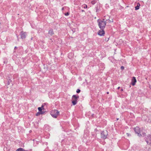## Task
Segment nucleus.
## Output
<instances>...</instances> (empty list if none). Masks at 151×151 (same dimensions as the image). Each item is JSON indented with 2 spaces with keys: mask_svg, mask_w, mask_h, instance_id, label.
Wrapping results in <instances>:
<instances>
[{
  "mask_svg": "<svg viewBox=\"0 0 151 151\" xmlns=\"http://www.w3.org/2000/svg\"><path fill=\"white\" fill-rule=\"evenodd\" d=\"M144 129L142 128H140L138 127H137L134 128V130L135 133L137 134V135L139 137H141L142 136H145V133L143 132Z\"/></svg>",
  "mask_w": 151,
  "mask_h": 151,
  "instance_id": "nucleus-1",
  "label": "nucleus"
},
{
  "mask_svg": "<svg viewBox=\"0 0 151 151\" xmlns=\"http://www.w3.org/2000/svg\"><path fill=\"white\" fill-rule=\"evenodd\" d=\"M98 25L100 29H104L106 25V22L105 19L102 20L98 19L97 21Z\"/></svg>",
  "mask_w": 151,
  "mask_h": 151,
  "instance_id": "nucleus-2",
  "label": "nucleus"
},
{
  "mask_svg": "<svg viewBox=\"0 0 151 151\" xmlns=\"http://www.w3.org/2000/svg\"><path fill=\"white\" fill-rule=\"evenodd\" d=\"M50 114L51 116L54 118H56L57 116L59 114V112L57 110H52L50 112Z\"/></svg>",
  "mask_w": 151,
  "mask_h": 151,
  "instance_id": "nucleus-3",
  "label": "nucleus"
},
{
  "mask_svg": "<svg viewBox=\"0 0 151 151\" xmlns=\"http://www.w3.org/2000/svg\"><path fill=\"white\" fill-rule=\"evenodd\" d=\"M108 135V131L106 130L105 131H102L101 132V138L105 139L107 138V136Z\"/></svg>",
  "mask_w": 151,
  "mask_h": 151,
  "instance_id": "nucleus-4",
  "label": "nucleus"
},
{
  "mask_svg": "<svg viewBox=\"0 0 151 151\" xmlns=\"http://www.w3.org/2000/svg\"><path fill=\"white\" fill-rule=\"evenodd\" d=\"M145 141L147 144L151 146V135H149L146 137Z\"/></svg>",
  "mask_w": 151,
  "mask_h": 151,
  "instance_id": "nucleus-5",
  "label": "nucleus"
},
{
  "mask_svg": "<svg viewBox=\"0 0 151 151\" xmlns=\"http://www.w3.org/2000/svg\"><path fill=\"white\" fill-rule=\"evenodd\" d=\"M20 35L21 36V38L22 39H23L26 38L27 34L26 32L22 31L20 32Z\"/></svg>",
  "mask_w": 151,
  "mask_h": 151,
  "instance_id": "nucleus-6",
  "label": "nucleus"
},
{
  "mask_svg": "<svg viewBox=\"0 0 151 151\" xmlns=\"http://www.w3.org/2000/svg\"><path fill=\"white\" fill-rule=\"evenodd\" d=\"M104 29H101L98 32V35L100 36H104L105 34V31L104 30Z\"/></svg>",
  "mask_w": 151,
  "mask_h": 151,
  "instance_id": "nucleus-7",
  "label": "nucleus"
},
{
  "mask_svg": "<svg viewBox=\"0 0 151 151\" xmlns=\"http://www.w3.org/2000/svg\"><path fill=\"white\" fill-rule=\"evenodd\" d=\"M136 82L137 80L135 78V77H133L132 80L131 84L133 86H134L135 85V83Z\"/></svg>",
  "mask_w": 151,
  "mask_h": 151,
  "instance_id": "nucleus-8",
  "label": "nucleus"
},
{
  "mask_svg": "<svg viewBox=\"0 0 151 151\" xmlns=\"http://www.w3.org/2000/svg\"><path fill=\"white\" fill-rule=\"evenodd\" d=\"M48 34L49 36H52L54 34V33L53 29H50L48 31Z\"/></svg>",
  "mask_w": 151,
  "mask_h": 151,
  "instance_id": "nucleus-9",
  "label": "nucleus"
},
{
  "mask_svg": "<svg viewBox=\"0 0 151 151\" xmlns=\"http://www.w3.org/2000/svg\"><path fill=\"white\" fill-rule=\"evenodd\" d=\"M12 78V76L11 75H9L7 78V80L8 81V85H9L10 83L12 82V81L11 80V79Z\"/></svg>",
  "mask_w": 151,
  "mask_h": 151,
  "instance_id": "nucleus-10",
  "label": "nucleus"
},
{
  "mask_svg": "<svg viewBox=\"0 0 151 151\" xmlns=\"http://www.w3.org/2000/svg\"><path fill=\"white\" fill-rule=\"evenodd\" d=\"M38 109L39 111L42 113L43 114H44V112L42 111V110L44 109L43 105H42L41 107H38Z\"/></svg>",
  "mask_w": 151,
  "mask_h": 151,
  "instance_id": "nucleus-11",
  "label": "nucleus"
},
{
  "mask_svg": "<svg viewBox=\"0 0 151 151\" xmlns=\"http://www.w3.org/2000/svg\"><path fill=\"white\" fill-rule=\"evenodd\" d=\"M78 100L72 98V103L73 105H76L78 102Z\"/></svg>",
  "mask_w": 151,
  "mask_h": 151,
  "instance_id": "nucleus-12",
  "label": "nucleus"
},
{
  "mask_svg": "<svg viewBox=\"0 0 151 151\" xmlns=\"http://www.w3.org/2000/svg\"><path fill=\"white\" fill-rule=\"evenodd\" d=\"M100 6L99 4H97L96 5L95 7V9L96 10V12H98L100 10Z\"/></svg>",
  "mask_w": 151,
  "mask_h": 151,
  "instance_id": "nucleus-13",
  "label": "nucleus"
},
{
  "mask_svg": "<svg viewBox=\"0 0 151 151\" xmlns=\"http://www.w3.org/2000/svg\"><path fill=\"white\" fill-rule=\"evenodd\" d=\"M110 37V36L109 35L107 34L105 36V39L104 40L106 42H107L109 41Z\"/></svg>",
  "mask_w": 151,
  "mask_h": 151,
  "instance_id": "nucleus-14",
  "label": "nucleus"
},
{
  "mask_svg": "<svg viewBox=\"0 0 151 151\" xmlns=\"http://www.w3.org/2000/svg\"><path fill=\"white\" fill-rule=\"evenodd\" d=\"M72 99H76L78 100L79 98V96H78L74 95L72 96Z\"/></svg>",
  "mask_w": 151,
  "mask_h": 151,
  "instance_id": "nucleus-15",
  "label": "nucleus"
},
{
  "mask_svg": "<svg viewBox=\"0 0 151 151\" xmlns=\"http://www.w3.org/2000/svg\"><path fill=\"white\" fill-rule=\"evenodd\" d=\"M140 6V4L139 3L137 4V5L135 7V10H137L139 9V7Z\"/></svg>",
  "mask_w": 151,
  "mask_h": 151,
  "instance_id": "nucleus-16",
  "label": "nucleus"
},
{
  "mask_svg": "<svg viewBox=\"0 0 151 151\" xmlns=\"http://www.w3.org/2000/svg\"><path fill=\"white\" fill-rule=\"evenodd\" d=\"M16 151H28V150H25L24 149L22 148H19L17 149Z\"/></svg>",
  "mask_w": 151,
  "mask_h": 151,
  "instance_id": "nucleus-17",
  "label": "nucleus"
},
{
  "mask_svg": "<svg viewBox=\"0 0 151 151\" xmlns=\"http://www.w3.org/2000/svg\"><path fill=\"white\" fill-rule=\"evenodd\" d=\"M106 20V21H108V22L109 23H110L111 22H113V19H112L111 20H110L109 19H107V20L106 19V20Z\"/></svg>",
  "mask_w": 151,
  "mask_h": 151,
  "instance_id": "nucleus-18",
  "label": "nucleus"
},
{
  "mask_svg": "<svg viewBox=\"0 0 151 151\" xmlns=\"http://www.w3.org/2000/svg\"><path fill=\"white\" fill-rule=\"evenodd\" d=\"M82 7L84 9H86L87 7V5L86 4H84L82 6Z\"/></svg>",
  "mask_w": 151,
  "mask_h": 151,
  "instance_id": "nucleus-19",
  "label": "nucleus"
},
{
  "mask_svg": "<svg viewBox=\"0 0 151 151\" xmlns=\"http://www.w3.org/2000/svg\"><path fill=\"white\" fill-rule=\"evenodd\" d=\"M43 114L42 113H41L40 111H39V112H37V114H36V115L37 116H38L39 115V114Z\"/></svg>",
  "mask_w": 151,
  "mask_h": 151,
  "instance_id": "nucleus-20",
  "label": "nucleus"
},
{
  "mask_svg": "<svg viewBox=\"0 0 151 151\" xmlns=\"http://www.w3.org/2000/svg\"><path fill=\"white\" fill-rule=\"evenodd\" d=\"M96 1L95 0H93L91 1V3L93 4L94 5L96 3Z\"/></svg>",
  "mask_w": 151,
  "mask_h": 151,
  "instance_id": "nucleus-21",
  "label": "nucleus"
},
{
  "mask_svg": "<svg viewBox=\"0 0 151 151\" xmlns=\"http://www.w3.org/2000/svg\"><path fill=\"white\" fill-rule=\"evenodd\" d=\"M69 12H67L65 14V15L66 16H68L69 15Z\"/></svg>",
  "mask_w": 151,
  "mask_h": 151,
  "instance_id": "nucleus-22",
  "label": "nucleus"
},
{
  "mask_svg": "<svg viewBox=\"0 0 151 151\" xmlns=\"http://www.w3.org/2000/svg\"><path fill=\"white\" fill-rule=\"evenodd\" d=\"M76 92L77 93H79L81 92V90L79 89H78L77 90Z\"/></svg>",
  "mask_w": 151,
  "mask_h": 151,
  "instance_id": "nucleus-23",
  "label": "nucleus"
},
{
  "mask_svg": "<svg viewBox=\"0 0 151 151\" xmlns=\"http://www.w3.org/2000/svg\"><path fill=\"white\" fill-rule=\"evenodd\" d=\"M121 69L122 70H123L124 69V67L123 66H121Z\"/></svg>",
  "mask_w": 151,
  "mask_h": 151,
  "instance_id": "nucleus-24",
  "label": "nucleus"
},
{
  "mask_svg": "<svg viewBox=\"0 0 151 151\" xmlns=\"http://www.w3.org/2000/svg\"><path fill=\"white\" fill-rule=\"evenodd\" d=\"M17 47H16V46H15V47H14V49L15 50V49H17Z\"/></svg>",
  "mask_w": 151,
  "mask_h": 151,
  "instance_id": "nucleus-25",
  "label": "nucleus"
},
{
  "mask_svg": "<svg viewBox=\"0 0 151 151\" xmlns=\"http://www.w3.org/2000/svg\"><path fill=\"white\" fill-rule=\"evenodd\" d=\"M102 65H103L104 66V64H102ZM104 68H105V67H104H104L103 68V69H104Z\"/></svg>",
  "mask_w": 151,
  "mask_h": 151,
  "instance_id": "nucleus-26",
  "label": "nucleus"
},
{
  "mask_svg": "<svg viewBox=\"0 0 151 151\" xmlns=\"http://www.w3.org/2000/svg\"><path fill=\"white\" fill-rule=\"evenodd\" d=\"M123 89H121V91H123Z\"/></svg>",
  "mask_w": 151,
  "mask_h": 151,
  "instance_id": "nucleus-27",
  "label": "nucleus"
},
{
  "mask_svg": "<svg viewBox=\"0 0 151 151\" xmlns=\"http://www.w3.org/2000/svg\"><path fill=\"white\" fill-rule=\"evenodd\" d=\"M120 88V87H119L117 88V89H119V88Z\"/></svg>",
  "mask_w": 151,
  "mask_h": 151,
  "instance_id": "nucleus-28",
  "label": "nucleus"
},
{
  "mask_svg": "<svg viewBox=\"0 0 151 151\" xmlns=\"http://www.w3.org/2000/svg\"><path fill=\"white\" fill-rule=\"evenodd\" d=\"M106 93H107V94H109V92H106Z\"/></svg>",
  "mask_w": 151,
  "mask_h": 151,
  "instance_id": "nucleus-29",
  "label": "nucleus"
},
{
  "mask_svg": "<svg viewBox=\"0 0 151 151\" xmlns=\"http://www.w3.org/2000/svg\"><path fill=\"white\" fill-rule=\"evenodd\" d=\"M119 119V118H117L116 119V120H117V121Z\"/></svg>",
  "mask_w": 151,
  "mask_h": 151,
  "instance_id": "nucleus-30",
  "label": "nucleus"
},
{
  "mask_svg": "<svg viewBox=\"0 0 151 151\" xmlns=\"http://www.w3.org/2000/svg\"><path fill=\"white\" fill-rule=\"evenodd\" d=\"M62 9V10H63V8Z\"/></svg>",
  "mask_w": 151,
  "mask_h": 151,
  "instance_id": "nucleus-31",
  "label": "nucleus"
},
{
  "mask_svg": "<svg viewBox=\"0 0 151 151\" xmlns=\"http://www.w3.org/2000/svg\"><path fill=\"white\" fill-rule=\"evenodd\" d=\"M82 12H83L84 10H82Z\"/></svg>",
  "mask_w": 151,
  "mask_h": 151,
  "instance_id": "nucleus-32",
  "label": "nucleus"
},
{
  "mask_svg": "<svg viewBox=\"0 0 151 151\" xmlns=\"http://www.w3.org/2000/svg\"><path fill=\"white\" fill-rule=\"evenodd\" d=\"M17 37H18V35H17Z\"/></svg>",
  "mask_w": 151,
  "mask_h": 151,
  "instance_id": "nucleus-33",
  "label": "nucleus"
},
{
  "mask_svg": "<svg viewBox=\"0 0 151 151\" xmlns=\"http://www.w3.org/2000/svg\"><path fill=\"white\" fill-rule=\"evenodd\" d=\"M92 135H93H93H94V134H92Z\"/></svg>",
  "mask_w": 151,
  "mask_h": 151,
  "instance_id": "nucleus-34",
  "label": "nucleus"
}]
</instances>
